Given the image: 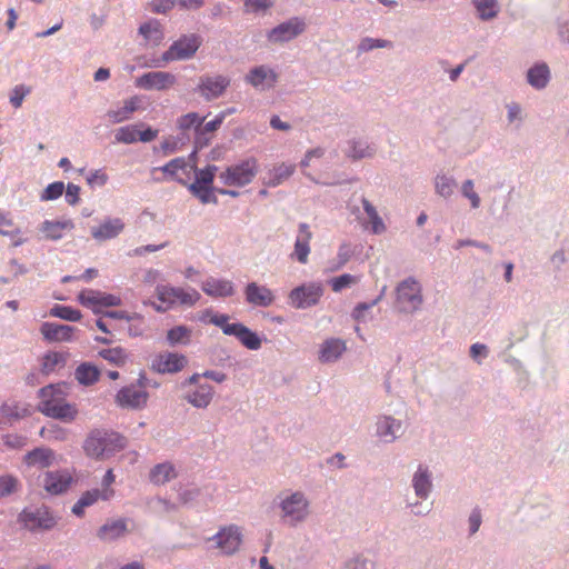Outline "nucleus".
<instances>
[{"label": "nucleus", "instance_id": "29", "mask_svg": "<svg viewBox=\"0 0 569 569\" xmlns=\"http://www.w3.org/2000/svg\"><path fill=\"white\" fill-rule=\"evenodd\" d=\"M74 328L67 325H58L44 322L41 326V333L49 341H70L74 332Z\"/></svg>", "mask_w": 569, "mask_h": 569}, {"label": "nucleus", "instance_id": "6", "mask_svg": "<svg viewBox=\"0 0 569 569\" xmlns=\"http://www.w3.org/2000/svg\"><path fill=\"white\" fill-rule=\"evenodd\" d=\"M256 158H248L239 163L230 166L221 172L219 179L226 186L243 187L250 183L258 172Z\"/></svg>", "mask_w": 569, "mask_h": 569}, {"label": "nucleus", "instance_id": "22", "mask_svg": "<svg viewBox=\"0 0 569 569\" xmlns=\"http://www.w3.org/2000/svg\"><path fill=\"white\" fill-rule=\"evenodd\" d=\"M347 350L346 342L338 338L325 340L318 351V360L321 363H330L337 361Z\"/></svg>", "mask_w": 569, "mask_h": 569}, {"label": "nucleus", "instance_id": "4", "mask_svg": "<svg viewBox=\"0 0 569 569\" xmlns=\"http://www.w3.org/2000/svg\"><path fill=\"white\" fill-rule=\"evenodd\" d=\"M201 43L202 39L199 34H183L162 53L159 60L161 63H156L153 67H160L171 61L189 60L196 54Z\"/></svg>", "mask_w": 569, "mask_h": 569}, {"label": "nucleus", "instance_id": "30", "mask_svg": "<svg viewBox=\"0 0 569 569\" xmlns=\"http://www.w3.org/2000/svg\"><path fill=\"white\" fill-rule=\"evenodd\" d=\"M296 171V164L293 163H279L274 166L263 180V183L267 187H277L281 184L283 181L289 179L293 172Z\"/></svg>", "mask_w": 569, "mask_h": 569}, {"label": "nucleus", "instance_id": "61", "mask_svg": "<svg viewBox=\"0 0 569 569\" xmlns=\"http://www.w3.org/2000/svg\"><path fill=\"white\" fill-rule=\"evenodd\" d=\"M355 282V277L351 274H341L330 280L331 288L335 292H339L342 289L350 287Z\"/></svg>", "mask_w": 569, "mask_h": 569}, {"label": "nucleus", "instance_id": "17", "mask_svg": "<svg viewBox=\"0 0 569 569\" xmlns=\"http://www.w3.org/2000/svg\"><path fill=\"white\" fill-rule=\"evenodd\" d=\"M149 393L134 385L122 388L116 397L117 403L122 408L140 409L147 405Z\"/></svg>", "mask_w": 569, "mask_h": 569}, {"label": "nucleus", "instance_id": "18", "mask_svg": "<svg viewBox=\"0 0 569 569\" xmlns=\"http://www.w3.org/2000/svg\"><path fill=\"white\" fill-rule=\"evenodd\" d=\"M246 301L253 307H269L276 296L271 289L257 282H249L244 288Z\"/></svg>", "mask_w": 569, "mask_h": 569}, {"label": "nucleus", "instance_id": "45", "mask_svg": "<svg viewBox=\"0 0 569 569\" xmlns=\"http://www.w3.org/2000/svg\"><path fill=\"white\" fill-rule=\"evenodd\" d=\"M479 17L489 20L497 16L498 4L496 0H473Z\"/></svg>", "mask_w": 569, "mask_h": 569}, {"label": "nucleus", "instance_id": "64", "mask_svg": "<svg viewBox=\"0 0 569 569\" xmlns=\"http://www.w3.org/2000/svg\"><path fill=\"white\" fill-rule=\"evenodd\" d=\"M326 149L322 147H316L312 149H309L306 153L303 159L300 161L301 168H307L310 166V162L312 159H320L325 156Z\"/></svg>", "mask_w": 569, "mask_h": 569}, {"label": "nucleus", "instance_id": "46", "mask_svg": "<svg viewBox=\"0 0 569 569\" xmlns=\"http://www.w3.org/2000/svg\"><path fill=\"white\" fill-rule=\"evenodd\" d=\"M20 488L19 479L13 475L0 476V498L16 493Z\"/></svg>", "mask_w": 569, "mask_h": 569}, {"label": "nucleus", "instance_id": "48", "mask_svg": "<svg viewBox=\"0 0 569 569\" xmlns=\"http://www.w3.org/2000/svg\"><path fill=\"white\" fill-rule=\"evenodd\" d=\"M436 192L445 198L450 197L456 189V181L451 177L437 176L435 181Z\"/></svg>", "mask_w": 569, "mask_h": 569}, {"label": "nucleus", "instance_id": "51", "mask_svg": "<svg viewBox=\"0 0 569 569\" xmlns=\"http://www.w3.org/2000/svg\"><path fill=\"white\" fill-rule=\"evenodd\" d=\"M114 481H116V476L113 473V470L108 469L101 480V488L99 489V491L102 496V501H109L114 497L116 491L112 487Z\"/></svg>", "mask_w": 569, "mask_h": 569}, {"label": "nucleus", "instance_id": "16", "mask_svg": "<svg viewBox=\"0 0 569 569\" xmlns=\"http://www.w3.org/2000/svg\"><path fill=\"white\" fill-rule=\"evenodd\" d=\"M74 479L69 470L47 471L42 478L43 489L52 496L64 493Z\"/></svg>", "mask_w": 569, "mask_h": 569}, {"label": "nucleus", "instance_id": "12", "mask_svg": "<svg viewBox=\"0 0 569 569\" xmlns=\"http://www.w3.org/2000/svg\"><path fill=\"white\" fill-rule=\"evenodd\" d=\"M322 293L321 284H302L290 291L288 297L289 305L296 309H307L317 305Z\"/></svg>", "mask_w": 569, "mask_h": 569}, {"label": "nucleus", "instance_id": "41", "mask_svg": "<svg viewBox=\"0 0 569 569\" xmlns=\"http://www.w3.org/2000/svg\"><path fill=\"white\" fill-rule=\"evenodd\" d=\"M74 377L79 383L89 386L98 380L99 370L90 363H82L76 369Z\"/></svg>", "mask_w": 569, "mask_h": 569}, {"label": "nucleus", "instance_id": "44", "mask_svg": "<svg viewBox=\"0 0 569 569\" xmlns=\"http://www.w3.org/2000/svg\"><path fill=\"white\" fill-rule=\"evenodd\" d=\"M99 356L108 362L119 367L123 366L128 359L126 350L121 347L103 349L99 351Z\"/></svg>", "mask_w": 569, "mask_h": 569}, {"label": "nucleus", "instance_id": "57", "mask_svg": "<svg viewBox=\"0 0 569 569\" xmlns=\"http://www.w3.org/2000/svg\"><path fill=\"white\" fill-rule=\"evenodd\" d=\"M64 191V183L61 181H57L50 183L41 193L40 199L42 201L56 200L62 196Z\"/></svg>", "mask_w": 569, "mask_h": 569}, {"label": "nucleus", "instance_id": "53", "mask_svg": "<svg viewBox=\"0 0 569 569\" xmlns=\"http://www.w3.org/2000/svg\"><path fill=\"white\" fill-rule=\"evenodd\" d=\"M127 321L129 323L127 331L130 337H133V338L141 337L144 333L146 323H144V319L141 315L132 313L130 316V319H128Z\"/></svg>", "mask_w": 569, "mask_h": 569}, {"label": "nucleus", "instance_id": "38", "mask_svg": "<svg viewBox=\"0 0 569 569\" xmlns=\"http://www.w3.org/2000/svg\"><path fill=\"white\" fill-rule=\"evenodd\" d=\"M549 77L550 72L546 64L532 67L531 69H529L527 74L528 82L537 89L545 88L549 81Z\"/></svg>", "mask_w": 569, "mask_h": 569}, {"label": "nucleus", "instance_id": "40", "mask_svg": "<svg viewBox=\"0 0 569 569\" xmlns=\"http://www.w3.org/2000/svg\"><path fill=\"white\" fill-rule=\"evenodd\" d=\"M100 298L101 291L93 289L82 290L78 295V301L83 306L93 311V313H100Z\"/></svg>", "mask_w": 569, "mask_h": 569}, {"label": "nucleus", "instance_id": "33", "mask_svg": "<svg viewBox=\"0 0 569 569\" xmlns=\"http://www.w3.org/2000/svg\"><path fill=\"white\" fill-rule=\"evenodd\" d=\"M32 409L24 402L9 401L0 407V416L8 421H17L30 416Z\"/></svg>", "mask_w": 569, "mask_h": 569}, {"label": "nucleus", "instance_id": "62", "mask_svg": "<svg viewBox=\"0 0 569 569\" xmlns=\"http://www.w3.org/2000/svg\"><path fill=\"white\" fill-rule=\"evenodd\" d=\"M271 6V0H244L246 12L257 13L269 9Z\"/></svg>", "mask_w": 569, "mask_h": 569}, {"label": "nucleus", "instance_id": "11", "mask_svg": "<svg viewBox=\"0 0 569 569\" xmlns=\"http://www.w3.org/2000/svg\"><path fill=\"white\" fill-rule=\"evenodd\" d=\"M306 30V23L300 18H291L267 32V40L272 44H281L288 42Z\"/></svg>", "mask_w": 569, "mask_h": 569}, {"label": "nucleus", "instance_id": "56", "mask_svg": "<svg viewBox=\"0 0 569 569\" xmlns=\"http://www.w3.org/2000/svg\"><path fill=\"white\" fill-rule=\"evenodd\" d=\"M117 142L133 143L138 141V130L134 126L121 127L116 132Z\"/></svg>", "mask_w": 569, "mask_h": 569}, {"label": "nucleus", "instance_id": "37", "mask_svg": "<svg viewBox=\"0 0 569 569\" xmlns=\"http://www.w3.org/2000/svg\"><path fill=\"white\" fill-rule=\"evenodd\" d=\"M139 33L146 39V41L152 42L153 44H159L163 39L161 24L158 20H150L141 24Z\"/></svg>", "mask_w": 569, "mask_h": 569}, {"label": "nucleus", "instance_id": "7", "mask_svg": "<svg viewBox=\"0 0 569 569\" xmlns=\"http://www.w3.org/2000/svg\"><path fill=\"white\" fill-rule=\"evenodd\" d=\"M242 529L237 525H229L220 530L208 541L213 542L214 548L223 556H232L239 551L242 543Z\"/></svg>", "mask_w": 569, "mask_h": 569}, {"label": "nucleus", "instance_id": "50", "mask_svg": "<svg viewBox=\"0 0 569 569\" xmlns=\"http://www.w3.org/2000/svg\"><path fill=\"white\" fill-rule=\"evenodd\" d=\"M189 190L196 196L202 203H216L217 198L212 193V186H200L199 183H191Z\"/></svg>", "mask_w": 569, "mask_h": 569}, {"label": "nucleus", "instance_id": "58", "mask_svg": "<svg viewBox=\"0 0 569 569\" xmlns=\"http://www.w3.org/2000/svg\"><path fill=\"white\" fill-rule=\"evenodd\" d=\"M224 118H226V112H221L213 120L208 121L206 123L202 122L200 132L198 133V137H197V143H199L200 136H202L204 133H211V132H214L216 130H218L220 128V126L222 124Z\"/></svg>", "mask_w": 569, "mask_h": 569}, {"label": "nucleus", "instance_id": "19", "mask_svg": "<svg viewBox=\"0 0 569 569\" xmlns=\"http://www.w3.org/2000/svg\"><path fill=\"white\" fill-rule=\"evenodd\" d=\"M128 520L124 518L108 519L97 530V537L103 542H113L128 533Z\"/></svg>", "mask_w": 569, "mask_h": 569}, {"label": "nucleus", "instance_id": "47", "mask_svg": "<svg viewBox=\"0 0 569 569\" xmlns=\"http://www.w3.org/2000/svg\"><path fill=\"white\" fill-rule=\"evenodd\" d=\"M50 316L67 321H79L82 317L81 312L68 306L56 305L50 310Z\"/></svg>", "mask_w": 569, "mask_h": 569}, {"label": "nucleus", "instance_id": "43", "mask_svg": "<svg viewBox=\"0 0 569 569\" xmlns=\"http://www.w3.org/2000/svg\"><path fill=\"white\" fill-rule=\"evenodd\" d=\"M40 436L49 441H67L70 437V431L58 425H49L40 430Z\"/></svg>", "mask_w": 569, "mask_h": 569}, {"label": "nucleus", "instance_id": "13", "mask_svg": "<svg viewBox=\"0 0 569 569\" xmlns=\"http://www.w3.org/2000/svg\"><path fill=\"white\" fill-rule=\"evenodd\" d=\"M422 302L420 284L413 279L402 281L397 288V305L402 311L416 310Z\"/></svg>", "mask_w": 569, "mask_h": 569}, {"label": "nucleus", "instance_id": "15", "mask_svg": "<svg viewBox=\"0 0 569 569\" xmlns=\"http://www.w3.org/2000/svg\"><path fill=\"white\" fill-rule=\"evenodd\" d=\"M187 363L188 360L183 355L164 352L152 358L150 368L158 373H176L181 371Z\"/></svg>", "mask_w": 569, "mask_h": 569}, {"label": "nucleus", "instance_id": "54", "mask_svg": "<svg viewBox=\"0 0 569 569\" xmlns=\"http://www.w3.org/2000/svg\"><path fill=\"white\" fill-rule=\"evenodd\" d=\"M66 357L59 352H50L43 357L42 370L46 373L52 372L58 367H63Z\"/></svg>", "mask_w": 569, "mask_h": 569}, {"label": "nucleus", "instance_id": "35", "mask_svg": "<svg viewBox=\"0 0 569 569\" xmlns=\"http://www.w3.org/2000/svg\"><path fill=\"white\" fill-rule=\"evenodd\" d=\"M47 417L59 419L64 422H72L78 417V408L74 403L66 402L59 406H51L47 409Z\"/></svg>", "mask_w": 569, "mask_h": 569}, {"label": "nucleus", "instance_id": "1", "mask_svg": "<svg viewBox=\"0 0 569 569\" xmlns=\"http://www.w3.org/2000/svg\"><path fill=\"white\" fill-rule=\"evenodd\" d=\"M277 507L280 521L289 528H297L311 516V502L301 490H287L278 496Z\"/></svg>", "mask_w": 569, "mask_h": 569}, {"label": "nucleus", "instance_id": "49", "mask_svg": "<svg viewBox=\"0 0 569 569\" xmlns=\"http://www.w3.org/2000/svg\"><path fill=\"white\" fill-rule=\"evenodd\" d=\"M191 329L186 326H177L167 333V339L171 345L188 343L190 341Z\"/></svg>", "mask_w": 569, "mask_h": 569}, {"label": "nucleus", "instance_id": "39", "mask_svg": "<svg viewBox=\"0 0 569 569\" xmlns=\"http://www.w3.org/2000/svg\"><path fill=\"white\" fill-rule=\"evenodd\" d=\"M204 121L203 117H200L197 112H189L187 114L181 116L177 120V127L182 132H186L190 129H194L196 134L200 132L201 124Z\"/></svg>", "mask_w": 569, "mask_h": 569}, {"label": "nucleus", "instance_id": "27", "mask_svg": "<svg viewBox=\"0 0 569 569\" xmlns=\"http://www.w3.org/2000/svg\"><path fill=\"white\" fill-rule=\"evenodd\" d=\"M39 396L41 398L39 410L47 416V409L51 406L63 405L67 401L63 399L64 392L60 386H47L39 390Z\"/></svg>", "mask_w": 569, "mask_h": 569}, {"label": "nucleus", "instance_id": "60", "mask_svg": "<svg viewBox=\"0 0 569 569\" xmlns=\"http://www.w3.org/2000/svg\"><path fill=\"white\" fill-rule=\"evenodd\" d=\"M461 192H462V194L466 198H468L470 200L471 207L473 209L479 208V206H480V198L477 194V192H475V190H473V182H472V180H466L462 183Z\"/></svg>", "mask_w": 569, "mask_h": 569}, {"label": "nucleus", "instance_id": "5", "mask_svg": "<svg viewBox=\"0 0 569 569\" xmlns=\"http://www.w3.org/2000/svg\"><path fill=\"white\" fill-rule=\"evenodd\" d=\"M18 522L30 532H43L57 526V519L48 507L24 508L18 515Z\"/></svg>", "mask_w": 569, "mask_h": 569}, {"label": "nucleus", "instance_id": "21", "mask_svg": "<svg viewBox=\"0 0 569 569\" xmlns=\"http://www.w3.org/2000/svg\"><path fill=\"white\" fill-rule=\"evenodd\" d=\"M142 98L139 96H133L123 101L122 106H118L117 108L110 109L106 117L111 123H119L124 120H128L131 114L139 110L142 106Z\"/></svg>", "mask_w": 569, "mask_h": 569}, {"label": "nucleus", "instance_id": "14", "mask_svg": "<svg viewBox=\"0 0 569 569\" xmlns=\"http://www.w3.org/2000/svg\"><path fill=\"white\" fill-rule=\"evenodd\" d=\"M177 83V77L168 71H150L134 80L137 88L144 90L164 91Z\"/></svg>", "mask_w": 569, "mask_h": 569}, {"label": "nucleus", "instance_id": "26", "mask_svg": "<svg viewBox=\"0 0 569 569\" xmlns=\"http://www.w3.org/2000/svg\"><path fill=\"white\" fill-rule=\"evenodd\" d=\"M74 228V223L70 219L64 220H46L41 223L39 230L47 240L57 241L63 237L64 231H70Z\"/></svg>", "mask_w": 569, "mask_h": 569}, {"label": "nucleus", "instance_id": "24", "mask_svg": "<svg viewBox=\"0 0 569 569\" xmlns=\"http://www.w3.org/2000/svg\"><path fill=\"white\" fill-rule=\"evenodd\" d=\"M124 229L120 218L106 219L101 224L91 228V234L97 241H106L119 236Z\"/></svg>", "mask_w": 569, "mask_h": 569}, {"label": "nucleus", "instance_id": "25", "mask_svg": "<svg viewBox=\"0 0 569 569\" xmlns=\"http://www.w3.org/2000/svg\"><path fill=\"white\" fill-rule=\"evenodd\" d=\"M201 289L214 298H226L234 293L233 283L227 279L208 278L202 282Z\"/></svg>", "mask_w": 569, "mask_h": 569}, {"label": "nucleus", "instance_id": "9", "mask_svg": "<svg viewBox=\"0 0 569 569\" xmlns=\"http://www.w3.org/2000/svg\"><path fill=\"white\" fill-rule=\"evenodd\" d=\"M279 79L278 72L268 64L253 66L244 74V82L258 91L272 89Z\"/></svg>", "mask_w": 569, "mask_h": 569}, {"label": "nucleus", "instance_id": "28", "mask_svg": "<svg viewBox=\"0 0 569 569\" xmlns=\"http://www.w3.org/2000/svg\"><path fill=\"white\" fill-rule=\"evenodd\" d=\"M230 336H234L247 349L258 350L261 348L259 336L242 323L237 322L236 327H228Z\"/></svg>", "mask_w": 569, "mask_h": 569}, {"label": "nucleus", "instance_id": "20", "mask_svg": "<svg viewBox=\"0 0 569 569\" xmlns=\"http://www.w3.org/2000/svg\"><path fill=\"white\" fill-rule=\"evenodd\" d=\"M311 238L312 233L309 230V226L307 223H301L299 226V233L295 242L293 251L290 254L291 259H295L302 264L308 262Z\"/></svg>", "mask_w": 569, "mask_h": 569}, {"label": "nucleus", "instance_id": "23", "mask_svg": "<svg viewBox=\"0 0 569 569\" xmlns=\"http://www.w3.org/2000/svg\"><path fill=\"white\" fill-rule=\"evenodd\" d=\"M23 462L28 467L49 468L56 462V452L47 447H38L24 455Z\"/></svg>", "mask_w": 569, "mask_h": 569}, {"label": "nucleus", "instance_id": "52", "mask_svg": "<svg viewBox=\"0 0 569 569\" xmlns=\"http://www.w3.org/2000/svg\"><path fill=\"white\" fill-rule=\"evenodd\" d=\"M179 501L182 505H194L202 501V489L199 487H187L180 490Z\"/></svg>", "mask_w": 569, "mask_h": 569}, {"label": "nucleus", "instance_id": "10", "mask_svg": "<svg viewBox=\"0 0 569 569\" xmlns=\"http://www.w3.org/2000/svg\"><path fill=\"white\" fill-rule=\"evenodd\" d=\"M230 83L228 76L206 74L200 77L197 91L206 101H212L223 96Z\"/></svg>", "mask_w": 569, "mask_h": 569}, {"label": "nucleus", "instance_id": "8", "mask_svg": "<svg viewBox=\"0 0 569 569\" xmlns=\"http://www.w3.org/2000/svg\"><path fill=\"white\" fill-rule=\"evenodd\" d=\"M156 291L158 299L168 307L174 303L191 307L200 299V293L191 288L186 290L179 287L158 286Z\"/></svg>", "mask_w": 569, "mask_h": 569}, {"label": "nucleus", "instance_id": "63", "mask_svg": "<svg viewBox=\"0 0 569 569\" xmlns=\"http://www.w3.org/2000/svg\"><path fill=\"white\" fill-rule=\"evenodd\" d=\"M176 7V0H151L149 8L154 13H167Z\"/></svg>", "mask_w": 569, "mask_h": 569}, {"label": "nucleus", "instance_id": "34", "mask_svg": "<svg viewBox=\"0 0 569 569\" xmlns=\"http://www.w3.org/2000/svg\"><path fill=\"white\" fill-rule=\"evenodd\" d=\"M177 476L178 473L174 466L171 462L166 461L151 468L149 472V480L153 485L161 486L173 480Z\"/></svg>", "mask_w": 569, "mask_h": 569}, {"label": "nucleus", "instance_id": "2", "mask_svg": "<svg viewBox=\"0 0 569 569\" xmlns=\"http://www.w3.org/2000/svg\"><path fill=\"white\" fill-rule=\"evenodd\" d=\"M124 447V439L117 432L94 429L83 442L84 453L96 460H104Z\"/></svg>", "mask_w": 569, "mask_h": 569}, {"label": "nucleus", "instance_id": "55", "mask_svg": "<svg viewBox=\"0 0 569 569\" xmlns=\"http://www.w3.org/2000/svg\"><path fill=\"white\" fill-rule=\"evenodd\" d=\"M217 170V166L213 164L208 166L204 169H196V180L193 183H199L200 186H211Z\"/></svg>", "mask_w": 569, "mask_h": 569}, {"label": "nucleus", "instance_id": "59", "mask_svg": "<svg viewBox=\"0 0 569 569\" xmlns=\"http://www.w3.org/2000/svg\"><path fill=\"white\" fill-rule=\"evenodd\" d=\"M31 89L23 84L16 86L10 94V102L14 108H20L26 96L30 93Z\"/></svg>", "mask_w": 569, "mask_h": 569}, {"label": "nucleus", "instance_id": "3", "mask_svg": "<svg viewBox=\"0 0 569 569\" xmlns=\"http://www.w3.org/2000/svg\"><path fill=\"white\" fill-rule=\"evenodd\" d=\"M200 373H193L181 382L180 388L183 390L184 401L193 408L206 409L212 402L214 388L207 382H200Z\"/></svg>", "mask_w": 569, "mask_h": 569}, {"label": "nucleus", "instance_id": "42", "mask_svg": "<svg viewBox=\"0 0 569 569\" xmlns=\"http://www.w3.org/2000/svg\"><path fill=\"white\" fill-rule=\"evenodd\" d=\"M413 488L416 495L420 498H426L431 488V480L427 469L421 467L418 469L413 477Z\"/></svg>", "mask_w": 569, "mask_h": 569}, {"label": "nucleus", "instance_id": "32", "mask_svg": "<svg viewBox=\"0 0 569 569\" xmlns=\"http://www.w3.org/2000/svg\"><path fill=\"white\" fill-rule=\"evenodd\" d=\"M400 431L401 422L391 417H382L377 421V436L385 442L393 441Z\"/></svg>", "mask_w": 569, "mask_h": 569}, {"label": "nucleus", "instance_id": "31", "mask_svg": "<svg viewBox=\"0 0 569 569\" xmlns=\"http://www.w3.org/2000/svg\"><path fill=\"white\" fill-rule=\"evenodd\" d=\"M362 204L366 214V219L362 222L363 229L375 234L385 232L386 226L381 217L378 214L376 208L367 199L362 200Z\"/></svg>", "mask_w": 569, "mask_h": 569}, {"label": "nucleus", "instance_id": "36", "mask_svg": "<svg viewBox=\"0 0 569 569\" xmlns=\"http://www.w3.org/2000/svg\"><path fill=\"white\" fill-rule=\"evenodd\" d=\"M99 500H102V496L99 489L88 490L80 496L78 501L73 505L71 511L73 515L81 518L84 516L86 508L93 506Z\"/></svg>", "mask_w": 569, "mask_h": 569}]
</instances>
